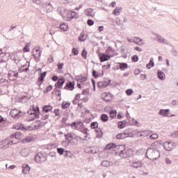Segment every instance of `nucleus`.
<instances>
[{
  "instance_id": "obj_1",
  "label": "nucleus",
  "mask_w": 178,
  "mask_h": 178,
  "mask_svg": "<svg viewBox=\"0 0 178 178\" xmlns=\"http://www.w3.org/2000/svg\"><path fill=\"white\" fill-rule=\"evenodd\" d=\"M145 156L150 161H158L159 156H161V153L156 148L149 147L146 152Z\"/></svg>"
},
{
  "instance_id": "obj_2",
  "label": "nucleus",
  "mask_w": 178,
  "mask_h": 178,
  "mask_svg": "<svg viewBox=\"0 0 178 178\" xmlns=\"http://www.w3.org/2000/svg\"><path fill=\"white\" fill-rule=\"evenodd\" d=\"M65 82H66V79H65V78H60L56 83L55 84L56 88H54V91L55 92H58L57 94V97H60L61 90L60 89H58V88H62Z\"/></svg>"
},
{
  "instance_id": "obj_3",
  "label": "nucleus",
  "mask_w": 178,
  "mask_h": 178,
  "mask_svg": "<svg viewBox=\"0 0 178 178\" xmlns=\"http://www.w3.org/2000/svg\"><path fill=\"white\" fill-rule=\"evenodd\" d=\"M40 107H38V106L36 107L32 106V108L28 111V114L34 115L35 119H40Z\"/></svg>"
},
{
  "instance_id": "obj_4",
  "label": "nucleus",
  "mask_w": 178,
  "mask_h": 178,
  "mask_svg": "<svg viewBox=\"0 0 178 178\" xmlns=\"http://www.w3.org/2000/svg\"><path fill=\"white\" fill-rule=\"evenodd\" d=\"M13 129H15V130H22V131H27V130L31 131V130H34V128L31 127V126L25 127L23 124H17V125H14Z\"/></svg>"
},
{
  "instance_id": "obj_5",
  "label": "nucleus",
  "mask_w": 178,
  "mask_h": 178,
  "mask_svg": "<svg viewBox=\"0 0 178 178\" xmlns=\"http://www.w3.org/2000/svg\"><path fill=\"white\" fill-rule=\"evenodd\" d=\"M34 161L36 163H42V162H45V161H47V157L44 156L42 153L39 152L35 155Z\"/></svg>"
},
{
  "instance_id": "obj_6",
  "label": "nucleus",
  "mask_w": 178,
  "mask_h": 178,
  "mask_svg": "<svg viewBox=\"0 0 178 178\" xmlns=\"http://www.w3.org/2000/svg\"><path fill=\"white\" fill-rule=\"evenodd\" d=\"M111 79L108 81H102L97 83V87L99 88H106L109 84H111Z\"/></svg>"
},
{
  "instance_id": "obj_7",
  "label": "nucleus",
  "mask_w": 178,
  "mask_h": 178,
  "mask_svg": "<svg viewBox=\"0 0 178 178\" xmlns=\"http://www.w3.org/2000/svg\"><path fill=\"white\" fill-rule=\"evenodd\" d=\"M156 37L157 39V41L160 42V44H164L165 45H169V41L166 39H165L163 37H162L161 35L156 34Z\"/></svg>"
},
{
  "instance_id": "obj_8",
  "label": "nucleus",
  "mask_w": 178,
  "mask_h": 178,
  "mask_svg": "<svg viewBox=\"0 0 178 178\" xmlns=\"http://www.w3.org/2000/svg\"><path fill=\"white\" fill-rule=\"evenodd\" d=\"M99 58L100 62H106V60H109V59H111V56L105 53H102L99 54Z\"/></svg>"
},
{
  "instance_id": "obj_9",
  "label": "nucleus",
  "mask_w": 178,
  "mask_h": 178,
  "mask_svg": "<svg viewBox=\"0 0 178 178\" xmlns=\"http://www.w3.org/2000/svg\"><path fill=\"white\" fill-rule=\"evenodd\" d=\"M64 90H67V91H73V90H74V83L72 81L67 82L65 86L64 87Z\"/></svg>"
},
{
  "instance_id": "obj_10",
  "label": "nucleus",
  "mask_w": 178,
  "mask_h": 178,
  "mask_svg": "<svg viewBox=\"0 0 178 178\" xmlns=\"http://www.w3.org/2000/svg\"><path fill=\"white\" fill-rule=\"evenodd\" d=\"M163 147L165 151H172V149H173V144L172 143V142H165L163 143Z\"/></svg>"
},
{
  "instance_id": "obj_11",
  "label": "nucleus",
  "mask_w": 178,
  "mask_h": 178,
  "mask_svg": "<svg viewBox=\"0 0 178 178\" xmlns=\"http://www.w3.org/2000/svg\"><path fill=\"white\" fill-rule=\"evenodd\" d=\"M102 99H104V101H105L106 102H109V101H111V99H112V96L111 95L110 93H103L102 95Z\"/></svg>"
},
{
  "instance_id": "obj_12",
  "label": "nucleus",
  "mask_w": 178,
  "mask_h": 178,
  "mask_svg": "<svg viewBox=\"0 0 178 178\" xmlns=\"http://www.w3.org/2000/svg\"><path fill=\"white\" fill-rule=\"evenodd\" d=\"M45 76H47V72H44L40 74V76L38 79V81L40 83L39 86H40L44 83V79H45Z\"/></svg>"
},
{
  "instance_id": "obj_13",
  "label": "nucleus",
  "mask_w": 178,
  "mask_h": 178,
  "mask_svg": "<svg viewBox=\"0 0 178 178\" xmlns=\"http://www.w3.org/2000/svg\"><path fill=\"white\" fill-rule=\"evenodd\" d=\"M169 109H161L159 112V115L164 116V118H168L169 116Z\"/></svg>"
},
{
  "instance_id": "obj_14",
  "label": "nucleus",
  "mask_w": 178,
  "mask_h": 178,
  "mask_svg": "<svg viewBox=\"0 0 178 178\" xmlns=\"http://www.w3.org/2000/svg\"><path fill=\"white\" fill-rule=\"evenodd\" d=\"M143 165L144 164L140 161H135L132 163V168H134L135 169H138L143 168Z\"/></svg>"
},
{
  "instance_id": "obj_15",
  "label": "nucleus",
  "mask_w": 178,
  "mask_h": 178,
  "mask_svg": "<svg viewBox=\"0 0 178 178\" xmlns=\"http://www.w3.org/2000/svg\"><path fill=\"white\" fill-rule=\"evenodd\" d=\"M157 77L159 79V80L163 81L165 80L166 76L165 75V73H163L161 70L157 71Z\"/></svg>"
},
{
  "instance_id": "obj_16",
  "label": "nucleus",
  "mask_w": 178,
  "mask_h": 178,
  "mask_svg": "<svg viewBox=\"0 0 178 178\" xmlns=\"http://www.w3.org/2000/svg\"><path fill=\"white\" fill-rule=\"evenodd\" d=\"M24 115H26V113L19 111L18 113H17V115L14 116L13 118V119H22L24 117Z\"/></svg>"
},
{
  "instance_id": "obj_17",
  "label": "nucleus",
  "mask_w": 178,
  "mask_h": 178,
  "mask_svg": "<svg viewBox=\"0 0 178 178\" xmlns=\"http://www.w3.org/2000/svg\"><path fill=\"white\" fill-rule=\"evenodd\" d=\"M30 166L27 164H23L22 165V173H24V175H27V173H29V172H30Z\"/></svg>"
},
{
  "instance_id": "obj_18",
  "label": "nucleus",
  "mask_w": 178,
  "mask_h": 178,
  "mask_svg": "<svg viewBox=\"0 0 178 178\" xmlns=\"http://www.w3.org/2000/svg\"><path fill=\"white\" fill-rule=\"evenodd\" d=\"M93 12H94V10L92 8H88L85 10V14L86 15V16L94 17L95 15Z\"/></svg>"
},
{
  "instance_id": "obj_19",
  "label": "nucleus",
  "mask_w": 178,
  "mask_h": 178,
  "mask_svg": "<svg viewBox=\"0 0 178 178\" xmlns=\"http://www.w3.org/2000/svg\"><path fill=\"white\" fill-rule=\"evenodd\" d=\"M123 10V8L122 7H116L115 9L113 10V15L115 16H119L120 15V12Z\"/></svg>"
},
{
  "instance_id": "obj_20",
  "label": "nucleus",
  "mask_w": 178,
  "mask_h": 178,
  "mask_svg": "<svg viewBox=\"0 0 178 178\" xmlns=\"http://www.w3.org/2000/svg\"><path fill=\"white\" fill-rule=\"evenodd\" d=\"M118 145L115 143H109L106 145L104 149L109 151L110 149H113V148H117Z\"/></svg>"
},
{
  "instance_id": "obj_21",
  "label": "nucleus",
  "mask_w": 178,
  "mask_h": 178,
  "mask_svg": "<svg viewBox=\"0 0 178 178\" xmlns=\"http://www.w3.org/2000/svg\"><path fill=\"white\" fill-rule=\"evenodd\" d=\"M53 109L52 106L46 105L43 106L42 111L45 112V113H48V112H51Z\"/></svg>"
},
{
  "instance_id": "obj_22",
  "label": "nucleus",
  "mask_w": 178,
  "mask_h": 178,
  "mask_svg": "<svg viewBox=\"0 0 178 178\" xmlns=\"http://www.w3.org/2000/svg\"><path fill=\"white\" fill-rule=\"evenodd\" d=\"M138 136L140 137H147L149 136V130H145L142 131L140 132H138Z\"/></svg>"
},
{
  "instance_id": "obj_23",
  "label": "nucleus",
  "mask_w": 178,
  "mask_h": 178,
  "mask_svg": "<svg viewBox=\"0 0 178 178\" xmlns=\"http://www.w3.org/2000/svg\"><path fill=\"white\" fill-rule=\"evenodd\" d=\"M23 136V134H22V132H15L13 134L11 135V137H15V138L17 139V140H20V138H22V137Z\"/></svg>"
},
{
  "instance_id": "obj_24",
  "label": "nucleus",
  "mask_w": 178,
  "mask_h": 178,
  "mask_svg": "<svg viewBox=\"0 0 178 178\" xmlns=\"http://www.w3.org/2000/svg\"><path fill=\"white\" fill-rule=\"evenodd\" d=\"M142 42H143V39L140 38L135 37L134 39V42L137 45H144V43H143Z\"/></svg>"
},
{
  "instance_id": "obj_25",
  "label": "nucleus",
  "mask_w": 178,
  "mask_h": 178,
  "mask_svg": "<svg viewBox=\"0 0 178 178\" xmlns=\"http://www.w3.org/2000/svg\"><path fill=\"white\" fill-rule=\"evenodd\" d=\"M127 123V121L126 120L118 122V129H124V127H126Z\"/></svg>"
},
{
  "instance_id": "obj_26",
  "label": "nucleus",
  "mask_w": 178,
  "mask_h": 178,
  "mask_svg": "<svg viewBox=\"0 0 178 178\" xmlns=\"http://www.w3.org/2000/svg\"><path fill=\"white\" fill-rule=\"evenodd\" d=\"M60 29L62 31H67L69 30V26L66 23H63L60 24Z\"/></svg>"
},
{
  "instance_id": "obj_27",
  "label": "nucleus",
  "mask_w": 178,
  "mask_h": 178,
  "mask_svg": "<svg viewBox=\"0 0 178 178\" xmlns=\"http://www.w3.org/2000/svg\"><path fill=\"white\" fill-rule=\"evenodd\" d=\"M29 99H30V97L27 96V94H26L20 97L19 101L20 102H27Z\"/></svg>"
},
{
  "instance_id": "obj_28",
  "label": "nucleus",
  "mask_w": 178,
  "mask_h": 178,
  "mask_svg": "<svg viewBox=\"0 0 178 178\" xmlns=\"http://www.w3.org/2000/svg\"><path fill=\"white\" fill-rule=\"evenodd\" d=\"M126 137H127V134L126 133L119 134L116 136L118 140H123V138H126Z\"/></svg>"
},
{
  "instance_id": "obj_29",
  "label": "nucleus",
  "mask_w": 178,
  "mask_h": 178,
  "mask_svg": "<svg viewBox=\"0 0 178 178\" xmlns=\"http://www.w3.org/2000/svg\"><path fill=\"white\" fill-rule=\"evenodd\" d=\"M95 132L97 133L96 134L97 138H102V136H104V133H102V131L101 130V129H96Z\"/></svg>"
},
{
  "instance_id": "obj_30",
  "label": "nucleus",
  "mask_w": 178,
  "mask_h": 178,
  "mask_svg": "<svg viewBox=\"0 0 178 178\" xmlns=\"http://www.w3.org/2000/svg\"><path fill=\"white\" fill-rule=\"evenodd\" d=\"M68 14L70 15L72 19H79V15L74 11H69Z\"/></svg>"
},
{
  "instance_id": "obj_31",
  "label": "nucleus",
  "mask_w": 178,
  "mask_h": 178,
  "mask_svg": "<svg viewBox=\"0 0 178 178\" xmlns=\"http://www.w3.org/2000/svg\"><path fill=\"white\" fill-rule=\"evenodd\" d=\"M87 40V35H85L84 33H81V35L79 37V40L81 41V42H84Z\"/></svg>"
},
{
  "instance_id": "obj_32",
  "label": "nucleus",
  "mask_w": 178,
  "mask_h": 178,
  "mask_svg": "<svg viewBox=\"0 0 178 178\" xmlns=\"http://www.w3.org/2000/svg\"><path fill=\"white\" fill-rule=\"evenodd\" d=\"M46 10L47 13H49L50 12H52L54 10V7H52V4L51 3H47L46 6Z\"/></svg>"
},
{
  "instance_id": "obj_33",
  "label": "nucleus",
  "mask_w": 178,
  "mask_h": 178,
  "mask_svg": "<svg viewBox=\"0 0 178 178\" xmlns=\"http://www.w3.org/2000/svg\"><path fill=\"white\" fill-rule=\"evenodd\" d=\"M85 152H86V154H98L97 150H92L91 149V147L86 148L85 149Z\"/></svg>"
},
{
  "instance_id": "obj_34",
  "label": "nucleus",
  "mask_w": 178,
  "mask_h": 178,
  "mask_svg": "<svg viewBox=\"0 0 178 178\" xmlns=\"http://www.w3.org/2000/svg\"><path fill=\"white\" fill-rule=\"evenodd\" d=\"M101 120L102 122H108V120H109V117L106 114H102L101 115Z\"/></svg>"
},
{
  "instance_id": "obj_35",
  "label": "nucleus",
  "mask_w": 178,
  "mask_h": 178,
  "mask_svg": "<svg viewBox=\"0 0 178 178\" xmlns=\"http://www.w3.org/2000/svg\"><path fill=\"white\" fill-rule=\"evenodd\" d=\"M154 66H155V63H154V58H150L149 63L147 64V69H151V67H154Z\"/></svg>"
},
{
  "instance_id": "obj_36",
  "label": "nucleus",
  "mask_w": 178,
  "mask_h": 178,
  "mask_svg": "<svg viewBox=\"0 0 178 178\" xmlns=\"http://www.w3.org/2000/svg\"><path fill=\"white\" fill-rule=\"evenodd\" d=\"M18 112L19 110H17V108H14L10 112V115L12 118H13L14 116H16L17 115Z\"/></svg>"
},
{
  "instance_id": "obj_37",
  "label": "nucleus",
  "mask_w": 178,
  "mask_h": 178,
  "mask_svg": "<svg viewBox=\"0 0 178 178\" xmlns=\"http://www.w3.org/2000/svg\"><path fill=\"white\" fill-rule=\"evenodd\" d=\"M131 149H128L126 150V147H125V154H124V156L126 158H130L131 155Z\"/></svg>"
},
{
  "instance_id": "obj_38",
  "label": "nucleus",
  "mask_w": 178,
  "mask_h": 178,
  "mask_svg": "<svg viewBox=\"0 0 178 178\" xmlns=\"http://www.w3.org/2000/svg\"><path fill=\"white\" fill-rule=\"evenodd\" d=\"M127 63H120V70H124L125 69H127Z\"/></svg>"
},
{
  "instance_id": "obj_39",
  "label": "nucleus",
  "mask_w": 178,
  "mask_h": 178,
  "mask_svg": "<svg viewBox=\"0 0 178 178\" xmlns=\"http://www.w3.org/2000/svg\"><path fill=\"white\" fill-rule=\"evenodd\" d=\"M102 166H104V168H108V166H111V161H102Z\"/></svg>"
},
{
  "instance_id": "obj_40",
  "label": "nucleus",
  "mask_w": 178,
  "mask_h": 178,
  "mask_svg": "<svg viewBox=\"0 0 178 178\" xmlns=\"http://www.w3.org/2000/svg\"><path fill=\"white\" fill-rule=\"evenodd\" d=\"M78 80L80 83H86V81H87V77L79 76H78Z\"/></svg>"
},
{
  "instance_id": "obj_41",
  "label": "nucleus",
  "mask_w": 178,
  "mask_h": 178,
  "mask_svg": "<svg viewBox=\"0 0 178 178\" xmlns=\"http://www.w3.org/2000/svg\"><path fill=\"white\" fill-rule=\"evenodd\" d=\"M69 106H70V102L65 103V102H63L61 104V107L63 109H67V108H68Z\"/></svg>"
},
{
  "instance_id": "obj_42",
  "label": "nucleus",
  "mask_w": 178,
  "mask_h": 178,
  "mask_svg": "<svg viewBox=\"0 0 178 178\" xmlns=\"http://www.w3.org/2000/svg\"><path fill=\"white\" fill-rule=\"evenodd\" d=\"M33 56L35 60H40V58H41V52L34 53Z\"/></svg>"
},
{
  "instance_id": "obj_43",
  "label": "nucleus",
  "mask_w": 178,
  "mask_h": 178,
  "mask_svg": "<svg viewBox=\"0 0 178 178\" xmlns=\"http://www.w3.org/2000/svg\"><path fill=\"white\" fill-rule=\"evenodd\" d=\"M117 149H118V151H120V152L121 151L126 149V145H117Z\"/></svg>"
},
{
  "instance_id": "obj_44",
  "label": "nucleus",
  "mask_w": 178,
  "mask_h": 178,
  "mask_svg": "<svg viewBox=\"0 0 178 178\" xmlns=\"http://www.w3.org/2000/svg\"><path fill=\"white\" fill-rule=\"evenodd\" d=\"M65 137L67 141H72L73 140V136L71 134H65Z\"/></svg>"
},
{
  "instance_id": "obj_45",
  "label": "nucleus",
  "mask_w": 178,
  "mask_h": 178,
  "mask_svg": "<svg viewBox=\"0 0 178 178\" xmlns=\"http://www.w3.org/2000/svg\"><path fill=\"white\" fill-rule=\"evenodd\" d=\"M126 149H124V150H121L119 153V156H120V158H126Z\"/></svg>"
},
{
  "instance_id": "obj_46",
  "label": "nucleus",
  "mask_w": 178,
  "mask_h": 178,
  "mask_svg": "<svg viewBox=\"0 0 178 178\" xmlns=\"http://www.w3.org/2000/svg\"><path fill=\"white\" fill-rule=\"evenodd\" d=\"M52 88L53 87L51 85H49V86H47L46 89L44 90V94H47V92H49V91L52 90Z\"/></svg>"
},
{
  "instance_id": "obj_47",
  "label": "nucleus",
  "mask_w": 178,
  "mask_h": 178,
  "mask_svg": "<svg viewBox=\"0 0 178 178\" xmlns=\"http://www.w3.org/2000/svg\"><path fill=\"white\" fill-rule=\"evenodd\" d=\"M91 129H97L98 127V122H93L90 124Z\"/></svg>"
},
{
  "instance_id": "obj_48",
  "label": "nucleus",
  "mask_w": 178,
  "mask_h": 178,
  "mask_svg": "<svg viewBox=\"0 0 178 178\" xmlns=\"http://www.w3.org/2000/svg\"><path fill=\"white\" fill-rule=\"evenodd\" d=\"M92 77H94V79H98V77H99V75L98 74L97 71H95V70H92Z\"/></svg>"
},
{
  "instance_id": "obj_49",
  "label": "nucleus",
  "mask_w": 178,
  "mask_h": 178,
  "mask_svg": "<svg viewBox=\"0 0 178 178\" xmlns=\"http://www.w3.org/2000/svg\"><path fill=\"white\" fill-rule=\"evenodd\" d=\"M0 65H2V67H6V66L8 65V63H6V60L3 59H1Z\"/></svg>"
},
{
  "instance_id": "obj_50",
  "label": "nucleus",
  "mask_w": 178,
  "mask_h": 178,
  "mask_svg": "<svg viewBox=\"0 0 178 178\" xmlns=\"http://www.w3.org/2000/svg\"><path fill=\"white\" fill-rule=\"evenodd\" d=\"M57 152L59 155H63V152H65V149L62 147L57 148Z\"/></svg>"
},
{
  "instance_id": "obj_51",
  "label": "nucleus",
  "mask_w": 178,
  "mask_h": 178,
  "mask_svg": "<svg viewBox=\"0 0 178 178\" xmlns=\"http://www.w3.org/2000/svg\"><path fill=\"white\" fill-rule=\"evenodd\" d=\"M110 118L111 119H114L116 118V111H110Z\"/></svg>"
},
{
  "instance_id": "obj_52",
  "label": "nucleus",
  "mask_w": 178,
  "mask_h": 178,
  "mask_svg": "<svg viewBox=\"0 0 178 178\" xmlns=\"http://www.w3.org/2000/svg\"><path fill=\"white\" fill-rule=\"evenodd\" d=\"M171 54H172V55H173V56H178V51H177V50H176L175 49H172L171 50Z\"/></svg>"
},
{
  "instance_id": "obj_53",
  "label": "nucleus",
  "mask_w": 178,
  "mask_h": 178,
  "mask_svg": "<svg viewBox=\"0 0 178 178\" xmlns=\"http://www.w3.org/2000/svg\"><path fill=\"white\" fill-rule=\"evenodd\" d=\"M81 56H83L84 59H87V51H86V49L82 51Z\"/></svg>"
},
{
  "instance_id": "obj_54",
  "label": "nucleus",
  "mask_w": 178,
  "mask_h": 178,
  "mask_svg": "<svg viewBox=\"0 0 178 178\" xmlns=\"http://www.w3.org/2000/svg\"><path fill=\"white\" fill-rule=\"evenodd\" d=\"M149 138H151V140H156V138H158V134H153L149 136Z\"/></svg>"
},
{
  "instance_id": "obj_55",
  "label": "nucleus",
  "mask_w": 178,
  "mask_h": 178,
  "mask_svg": "<svg viewBox=\"0 0 178 178\" xmlns=\"http://www.w3.org/2000/svg\"><path fill=\"white\" fill-rule=\"evenodd\" d=\"M73 55L76 56L79 55V50L76 48H72V51Z\"/></svg>"
},
{
  "instance_id": "obj_56",
  "label": "nucleus",
  "mask_w": 178,
  "mask_h": 178,
  "mask_svg": "<svg viewBox=\"0 0 178 178\" xmlns=\"http://www.w3.org/2000/svg\"><path fill=\"white\" fill-rule=\"evenodd\" d=\"M89 92H90V90L85 89L82 91V95H88Z\"/></svg>"
},
{
  "instance_id": "obj_57",
  "label": "nucleus",
  "mask_w": 178,
  "mask_h": 178,
  "mask_svg": "<svg viewBox=\"0 0 178 178\" xmlns=\"http://www.w3.org/2000/svg\"><path fill=\"white\" fill-rule=\"evenodd\" d=\"M133 92H134L133 89H127L126 90L127 95H131V94H133Z\"/></svg>"
},
{
  "instance_id": "obj_58",
  "label": "nucleus",
  "mask_w": 178,
  "mask_h": 178,
  "mask_svg": "<svg viewBox=\"0 0 178 178\" xmlns=\"http://www.w3.org/2000/svg\"><path fill=\"white\" fill-rule=\"evenodd\" d=\"M57 67L58 69V70H62V69H63V63H58L57 64Z\"/></svg>"
},
{
  "instance_id": "obj_59",
  "label": "nucleus",
  "mask_w": 178,
  "mask_h": 178,
  "mask_svg": "<svg viewBox=\"0 0 178 178\" xmlns=\"http://www.w3.org/2000/svg\"><path fill=\"white\" fill-rule=\"evenodd\" d=\"M165 161L167 165H172V160H170L169 158H165Z\"/></svg>"
},
{
  "instance_id": "obj_60",
  "label": "nucleus",
  "mask_w": 178,
  "mask_h": 178,
  "mask_svg": "<svg viewBox=\"0 0 178 178\" xmlns=\"http://www.w3.org/2000/svg\"><path fill=\"white\" fill-rule=\"evenodd\" d=\"M132 62H138V56L135 55L132 57Z\"/></svg>"
},
{
  "instance_id": "obj_61",
  "label": "nucleus",
  "mask_w": 178,
  "mask_h": 178,
  "mask_svg": "<svg viewBox=\"0 0 178 178\" xmlns=\"http://www.w3.org/2000/svg\"><path fill=\"white\" fill-rule=\"evenodd\" d=\"M5 143H6V144L7 145H13V144H16V143H14V142L12 141V140H10V141L6 140Z\"/></svg>"
},
{
  "instance_id": "obj_62",
  "label": "nucleus",
  "mask_w": 178,
  "mask_h": 178,
  "mask_svg": "<svg viewBox=\"0 0 178 178\" xmlns=\"http://www.w3.org/2000/svg\"><path fill=\"white\" fill-rule=\"evenodd\" d=\"M33 3H36V5H41L42 0H33Z\"/></svg>"
},
{
  "instance_id": "obj_63",
  "label": "nucleus",
  "mask_w": 178,
  "mask_h": 178,
  "mask_svg": "<svg viewBox=\"0 0 178 178\" xmlns=\"http://www.w3.org/2000/svg\"><path fill=\"white\" fill-rule=\"evenodd\" d=\"M87 24L88 26H93L94 25V21L92 19H88L87 21Z\"/></svg>"
},
{
  "instance_id": "obj_64",
  "label": "nucleus",
  "mask_w": 178,
  "mask_h": 178,
  "mask_svg": "<svg viewBox=\"0 0 178 178\" xmlns=\"http://www.w3.org/2000/svg\"><path fill=\"white\" fill-rule=\"evenodd\" d=\"M24 52H30V48H29V45L26 44L24 48Z\"/></svg>"
}]
</instances>
